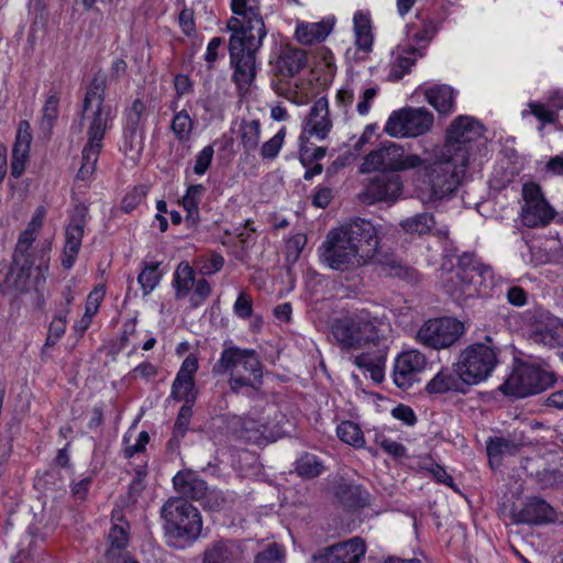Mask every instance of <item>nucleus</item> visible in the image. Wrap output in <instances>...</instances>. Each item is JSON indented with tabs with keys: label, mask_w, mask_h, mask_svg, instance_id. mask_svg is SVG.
<instances>
[{
	"label": "nucleus",
	"mask_w": 563,
	"mask_h": 563,
	"mask_svg": "<svg viewBox=\"0 0 563 563\" xmlns=\"http://www.w3.org/2000/svg\"><path fill=\"white\" fill-rule=\"evenodd\" d=\"M277 416L276 405L266 402L262 411L253 408L246 417L235 419L233 428L246 442L263 445L277 438Z\"/></svg>",
	"instance_id": "10"
},
{
	"label": "nucleus",
	"mask_w": 563,
	"mask_h": 563,
	"mask_svg": "<svg viewBox=\"0 0 563 563\" xmlns=\"http://www.w3.org/2000/svg\"><path fill=\"white\" fill-rule=\"evenodd\" d=\"M353 30L355 35V45L360 51L369 52L373 46L374 36L372 32V21L368 11L358 10L353 16Z\"/></svg>",
	"instance_id": "31"
},
{
	"label": "nucleus",
	"mask_w": 563,
	"mask_h": 563,
	"mask_svg": "<svg viewBox=\"0 0 563 563\" xmlns=\"http://www.w3.org/2000/svg\"><path fill=\"white\" fill-rule=\"evenodd\" d=\"M339 439L356 449L365 445L364 434L358 424L353 421H343L336 428Z\"/></svg>",
	"instance_id": "41"
},
{
	"label": "nucleus",
	"mask_w": 563,
	"mask_h": 563,
	"mask_svg": "<svg viewBox=\"0 0 563 563\" xmlns=\"http://www.w3.org/2000/svg\"><path fill=\"white\" fill-rule=\"evenodd\" d=\"M162 518L166 541L173 548L185 549L201 533L202 520L198 509L184 499L167 500L162 508Z\"/></svg>",
	"instance_id": "4"
},
{
	"label": "nucleus",
	"mask_w": 563,
	"mask_h": 563,
	"mask_svg": "<svg viewBox=\"0 0 563 563\" xmlns=\"http://www.w3.org/2000/svg\"><path fill=\"white\" fill-rule=\"evenodd\" d=\"M214 150L211 145L205 146L196 156L194 172L197 175H203L209 168L212 158H213Z\"/></svg>",
	"instance_id": "53"
},
{
	"label": "nucleus",
	"mask_w": 563,
	"mask_h": 563,
	"mask_svg": "<svg viewBox=\"0 0 563 563\" xmlns=\"http://www.w3.org/2000/svg\"><path fill=\"white\" fill-rule=\"evenodd\" d=\"M196 264L202 275H212L223 267L224 258L219 254L211 253L198 257Z\"/></svg>",
	"instance_id": "47"
},
{
	"label": "nucleus",
	"mask_w": 563,
	"mask_h": 563,
	"mask_svg": "<svg viewBox=\"0 0 563 563\" xmlns=\"http://www.w3.org/2000/svg\"><path fill=\"white\" fill-rule=\"evenodd\" d=\"M424 55L420 48L411 45L397 47L393 53V59L389 66L388 80L396 81L401 79L407 73L410 71L418 58Z\"/></svg>",
	"instance_id": "30"
},
{
	"label": "nucleus",
	"mask_w": 563,
	"mask_h": 563,
	"mask_svg": "<svg viewBox=\"0 0 563 563\" xmlns=\"http://www.w3.org/2000/svg\"><path fill=\"white\" fill-rule=\"evenodd\" d=\"M241 548L233 542H218L208 548L203 555V563H240Z\"/></svg>",
	"instance_id": "32"
},
{
	"label": "nucleus",
	"mask_w": 563,
	"mask_h": 563,
	"mask_svg": "<svg viewBox=\"0 0 563 563\" xmlns=\"http://www.w3.org/2000/svg\"><path fill=\"white\" fill-rule=\"evenodd\" d=\"M332 23L321 22H299L295 31V37L305 45L323 41L331 32Z\"/></svg>",
	"instance_id": "33"
},
{
	"label": "nucleus",
	"mask_w": 563,
	"mask_h": 563,
	"mask_svg": "<svg viewBox=\"0 0 563 563\" xmlns=\"http://www.w3.org/2000/svg\"><path fill=\"white\" fill-rule=\"evenodd\" d=\"M461 279L470 277L471 279L479 278V289L478 291L487 292L489 288L496 286L497 280L495 273L493 272L489 265L478 263L474 265L468 272L464 271L463 275H457Z\"/></svg>",
	"instance_id": "40"
},
{
	"label": "nucleus",
	"mask_w": 563,
	"mask_h": 563,
	"mask_svg": "<svg viewBox=\"0 0 563 563\" xmlns=\"http://www.w3.org/2000/svg\"><path fill=\"white\" fill-rule=\"evenodd\" d=\"M261 137V125L256 120L243 123L241 128V141L246 152L257 148Z\"/></svg>",
	"instance_id": "45"
},
{
	"label": "nucleus",
	"mask_w": 563,
	"mask_h": 563,
	"mask_svg": "<svg viewBox=\"0 0 563 563\" xmlns=\"http://www.w3.org/2000/svg\"><path fill=\"white\" fill-rule=\"evenodd\" d=\"M192 415L191 406L184 405L178 413L177 420L173 430V439L179 440L184 438L190 421V417Z\"/></svg>",
	"instance_id": "50"
},
{
	"label": "nucleus",
	"mask_w": 563,
	"mask_h": 563,
	"mask_svg": "<svg viewBox=\"0 0 563 563\" xmlns=\"http://www.w3.org/2000/svg\"><path fill=\"white\" fill-rule=\"evenodd\" d=\"M104 90V79L96 76L84 99L81 124L86 128L88 141L82 150V163L78 172L81 179L95 172L106 131L110 126L111 110L103 101Z\"/></svg>",
	"instance_id": "2"
},
{
	"label": "nucleus",
	"mask_w": 563,
	"mask_h": 563,
	"mask_svg": "<svg viewBox=\"0 0 563 563\" xmlns=\"http://www.w3.org/2000/svg\"><path fill=\"white\" fill-rule=\"evenodd\" d=\"M522 200L520 218L523 225L528 228L545 227L556 216L555 209L549 203L541 187L536 183L523 184Z\"/></svg>",
	"instance_id": "18"
},
{
	"label": "nucleus",
	"mask_w": 563,
	"mask_h": 563,
	"mask_svg": "<svg viewBox=\"0 0 563 563\" xmlns=\"http://www.w3.org/2000/svg\"><path fill=\"white\" fill-rule=\"evenodd\" d=\"M507 302L514 307H523L528 303V292L520 286L512 285L506 291Z\"/></svg>",
	"instance_id": "57"
},
{
	"label": "nucleus",
	"mask_w": 563,
	"mask_h": 563,
	"mask_svg": "<svg viewBox=\"0 0 563 563\" xmlns=\"http://www.w3.org/2000/svg\"><path fill=\"white\" fill-rule=\"evenodd\" d=\"M401 180L395 175L376 176L366 187V195L373 201L394 202L401 195Z\"/></svg>",
	"instance_id": "25"
},
{
	"label": "nucleus",
	"mask_w": 563,
	"mask_h": 563,
	"mask_svg": "<svg viewBox=\"0 0 563 563\" xmlns=\"http://www.w3.org/2000/svg\"><path fill=\"white\" fill-rule=\"evenodd\" d=\"M174 488L184 497L205 499V506L216 509L223 499L216 492H208L206 483L192 472H178L173 478Z\"/></svg>",
	"instance_id": "20"
},
{
	"label": "nucleus",
	"mask_w": 563,
	"mask_h": 563,
	"mask_svg": "<svg viewBox=\"0 0 563 563\" xmlns=\"http://www.w3.org/2000/svg\"><path fill=\"white\" fill-rule=\"evenodd\" d=\"M282 561V551L280 549L272 544L264 551L257 553L255 556L254 563H279Z\"/></svg>",
	"instance_id": "60"
},
{
	"label": "nucleus",
	"mask_w": 563,
	"mask_h": 563,
	"mask_svg": "<svg viewBox=\"0 0 563 563\" xmlns=\"http://www.w3.org/2000/svg\"><path fill=\"white\" fill-rule=\"evenodd\" d=\"M389 330L388 322L369 310H356L332 325V333L338 342L347 349H360L367 343L376 342Z\"/></svg>",
	"instance_id": "5"
},
{
	"label": "nucleus",
	"mask_w": 563,
	"mask_h": 563,
	"mask_svg": "<svg viewBox=\"0 0 563 563\" xmlns=\"http://www.w3.org/2000/svg\"><path fill=\"white\" fill-rule=\"evenodd\" d=\"M233 311L240 318H249L253 311L252 298L246 292H241L234 302Z\"/></svg>",
	"instance_id": "58"
},
{
	"label": "nucleus",
	"mask_w": 563,
	"mask_h": 563,
	"mask_svg": "<svg viewBox=\"0 0 563 563\" xmlns=\"http://www.w3.org/2000/svg\"><path fill=\"white\" fill-rule=\"evenodd\" d=\"M553 519L554 511L552 507L540 499L530 500L518 514V521L527 523H544Z\"/></svg>",
	"instance_id": "35"
},
{
	"label": "nucleus",
	"mask_w": 563,
	"mask_h": 563,
	"mask_svg": "<svg viewBox=\"0 0 563 563\" xmlns=\"http://www.w3.org/2000/svg\"><path fill=\"white\" fill-rule=\"evenodd\" d=\"M157 374H158V369H157L156 365H154L151 362H143V363L139 364L137 366H135L134 368H132L128 373L126 378L129 380L142 379V380L148 382L150 379L156 377Z\"/></svg>",
	"instance_id": "49"
},
{
	"label": "nucleus",
	"mask_w": 563,
	"mask_h": 563,
	"mask_svg": "<svg viewBox=\"0 0 563 563\" xmlns=\"http://www.w3.org/2000/svg\"><path fill=\"white\" fill-rule=\"evenodd\" d=\"M427 101L440 113L449 114L454 110V91L450 86L440 85L424 90Z\"/></svg>",
	"instance_id": "34"
},
{
	"label": "nucleus",
	"mask_w": 563,
	"mask_h": 563,
	"mask_svg": "<svg viewBox=\"0 0 563 563\" xmlns=\"http://www.w3.org/2000/svg\"><path fill=\"white\" fill-rule=\"evenodd\" d=\"M427 360L418 350H408L400 353L394 363V382L401 389H408L418 380L419 374L424 369Z\"/></svg>",
	"instance_id": "21"
},
{
	"label": "nucleus",
	"mask_w": 563,
	"mask_h": 563,
	"mask_svg": "<svg viewBox=\"0 0 563 563\" xmlns=\"http://www.w3.org/2000/svg\"><path fill=\"white\" fill-rule=\"evenodd\" d=\"M467 164H460L454 156L446 157L445 152L439 151L432 163L423 168V177L429 187L430 201L450 198L462 184Z\"/></svg>",
	"instance_id": "7"
},
{
	"label": "nucleus",
	"mask_w": 563,
	"mask_h": 563,
	"mask_svg": "<svg viewBox=\"0 0 563 563\" xmlns=\"http://www.w3.org/2000/svg\"><path fill=\"white\" fill-rule=\"evenodd\" d=\"M170 129L178 141H188L194 129L189 113L186 110L177 112L172 120Z\"/></svg>",
	"instance_id": "44"
},
{
	"label": "nucleus",
	"mask_w": 563,
	"mask_h": 563,
	"mask_svg": "<svg viewBox=\"0 0 563 563\" xmlns=\"http://www.w3.org/2000/svg\"><path fill=\"white\" fill-rule=\"evenodd\" d=\"M393 417L404 421L407 426H412L416 422V415L413 410L405 405H399L391 411Z\"/></svg>",
	"instance_id": "62"
},
{
	"label": "nucleus",
	"mask_w": 563,
	"mask_h": 563,
	"mask_svg": "<svg viewBox=\"0 0 563 563\" xmlns=\"http://www.w3.org/2000/svg\"><path fill=\"white\" fill-rule=\"evenodd\" d=\"M202 185H191L187 188L185 196L181 199V205L186 210V221L196 224L199 220V203L205 194Z\"/></svg>",
	"instance_id": "37"
},
{
	"label": "nucleus",
	"mask_w": 563,
	"mask_h": 563,
	"mask_svg": "<svg viewBox=\"0 0 563 563\" xmlns=\"http://www.w3.org/2000/svg\"><path fill=\"white\" fill-rule=\"evenodd\" d=\"M146 188L144 186L135 187L128 192L122 200V210L126 213L132 212L146 196Z\"/></svg>",
	"instance_id": "52"
},
{
	"label": "nucleus",
	"mask_w": 563,
	"mask_h": 563,
	"mask_svg": "<svg viewBox=\"0 0 563 563\" xmlns=\"http://www.w3.org/2000/svg\"><path fill=\"white\" fill-rule=\"evenodd\" d=\"M213 372L229 376L228 383L234 394H256L263 384V365L257 353L251 349H224Z\"/></svg>",
	"instance_id": "3"
},
{
	"label": "nucleus",
	"mask_w": 563,
	"mask_h": 563,
	"mask_svg": "<svg viewBox=\"0 0 563 563\" xmlns=\"http://www.w3.org/2000/svg\"><path fill=\"white\" fill-rule=\"evenodd\" d=\"M322 471V463L313 454L305 453L296 462V472L303 478L317 477Z\"/></svg>",
	"instance_id": "43"
},
{
	"label": "nucleus",
	"mask_w": 563,
	"mask_h": 563,
	"mask_svg": "<svg viewBox=\"0 0 563 563\" xmlns=\"http://www.w3.org/2000/svg\"><path fill=\"white\" fill-rule=\"evenodd\" d=\"M433 124V114L423 108H406L394 111L384 128L391 137H416L428 132Z\"/></svg>",
	"instance_id": "17"
},
{
	"label": "nucleus",
	"mask_w": 563,
	"mask_h": 563,
	"mask_svg": "<svg viewBox=\"0 0 563 563\" xmlns=\"http://www.w3.org/2000/svg\"><path fill=\"white\" fill-rule=\"evenodd\" d=\"M285 137V131L282 129L267 142H265L261 148V154L264 158H274L279 153Z\"/></svg>",
	"instance_id": "51"
},
{
	"label": "nucleus",
	"mask_w": 563,
	"mask_h": 563,
	"mask_svg": "<svg viewBox=\"0 0 563 563\" xmlns=\"http://www.w3.org/2000/svg\"><path fill=\"white\" fill-rule=\"evenodd\" d=\"M32 142L31 126L27 121L19 124L16 139L12 150L11 175L19 178L25 169L29 159L30 147Z\"/></svg>",
	"instance_id": "26"
},
{
	"label": "nucleus",
	"mask_w": 563,
	"mask_h": 563,
	"mask_svg": "<svg viewBox=\"0 0 563 563\" xmlns=\"http://www.w3.org/2000/svg\"><path fill=\"white\" fill-rule=\"evenodd\" d=\"M377 90H378L377 86H372V87L365 88L362 91L360 101L356 104V110H357L358 114L366 115L369 112L371 103L377 96Z\"/></svg>",
	"instance_id": "59"
},
{
	"label": "nucleus",
	"mask_w": 563,
	"mask_h": 563,
	"mask_svg": "<svg viewBox=\"0 0 563 563\" xmlns=\"http://www.w3.org/2000/svg\"><path fill=\"white\" fill-rule=\"evenodd\" d=\"M401 228L409 234L431 233L435 225L434 217L431 213H419L401 221Z\"/></svg>",
	"instance_id": "39"
},
{
	"label": "nucleus",
	"mask_w": 563,
	"mask_h": 563,
	"mask_svg": "<svg viewBox=\"0 0 563 563\" xmlns=\"http://www.w3.org/2000/svg\"><path fill=\"white\" fill-rule=\"evenodd\" d=\"M231 9L234 16L228 22L231 36L246 40L250 36L255 40H264L267 31L260 10L257 0H231Z\"/></svg>",
	"instance_id": "15"
},
{
	"label": "nucleus",
	"mask_w": 563,
	"mask_h": 563,
	"mask_svg": "<svg viewBox=\"0 0 563 563\" xmlns=\"http://www.w3.org/2000/svg\"><path fill=\"white\" fill-rule=\"evenodd\" d=\"M378 244L374 224L356 218L328 232L319 249L320 258L332 269L349 272L368 264Z\"/></svg>",
	"instance_id": "1"
},
{
	"label": "nucleus",
	"mask_w": 563,
	"mask_h": 563,
	"mask_svg": "<svg viewBox=\"0 0 563 563\" xmlns=\"http://www.w3.org/2000/svg\"><path fill=\"white\" fill-rule=\"evenodd\" d=\"M197 369H198L197 358L195 356L189 355L184 360L175 380L194 382V375L197 372Z\"/></svg>",
	"instance_id": "55"
},
{
	"label": "nucleus",
	"mask_w": 563,
	"mask_h": 563,
	"mask_svg": "<svg viewBox=\"0 0 563 563\" xmlns=\"http://www.w3.org/2000/svg\"><path fill=\"white\" fill-rule=\"evenodd\" d=\"M85 225V209H77L76 213L71 216V219L65 230L62 265L66 269H70L76 262L84 238Z\"/></svg>",
	"instance_id": "24"
},
{
	"label": "nucleus",
	"mask_w": 563,
	"mask_h": 563,
	"mask_svg": "<svg viewBox=\"0 0 563 563\" xmlns=\"http://www.w3.org/2000/svg\"><path fill=\"white\" fill-rule=\"evenodd\" d=\"M518 450L517 443L505 438L490 439L487 443V455L492 465H499L503 457L514 455Z\"/></svg>",
	"instance_id": "38"
},
{
	"label": "nucleus",
	"mask_w": 563,
	"mask_h": 563,
	"mask_svg": "<svg viewBox=\"0 0 563 563\" xmlns=\"http://www.w3.org/2000/svg\"><path fill=\"white\" fill-rule=\"evenodd\" d=\"M483 125L476 119L460 115L452 122L441 151L445 152L446 157L454 156L460 164L468 165L474 143L483 136Z\"/></svg>",
	"instance_id": "12"
},
{
	"label": "nucleus",
	"mask_w": 563,
	"mask_h": 563,
	"mask_svg": "<svg viewBox=\"0 0 563 563\" xmlns=\"http://www.w3.org/2000/svg\"><path fill=\"white\" fill-rule=\"evenodd\" d=\"M423 159L409 153L399 144L386 142L380 147L368 153L361 165V173L374 170L404 172L422 166Z\"/></svg>",
	"instance_id": "11"
},
{
	"label": "nucleus",
	"mask_w": 563,
	"mask_h": 563,
	"mask_svg": "<svg viewBox=\"0 0 563 563\" xmlns=\"http://www.w3.org/2000/svg\"><path fill=\"white\" fill-rule=\"evenodd\" d=\"M510 319H521L528 339L545 349H556L563 344V319L542 307H533L521 313L514 312Z\"/></svg>",
	"instance_id": "8"
},
{
	"label": "nucleus",
	"mask_w": 563,
	"mask_h": 563,
	"mask_svg": "<svg viewBox=\"0 0 563 563\" xmlns=\"http://www.w3.org/2000/svg\"><path fill=\"white\" fill-rule=\"evenodd\" d=\"M554 374L534 364H520L509 375L501 390L523 398L539 394L554 384Z\"/></svg>",
	"instance_id": "14"
},
{
	"label": "nucleus",
	"mask_w": 563,
	"mask_h": 563,
	"mask_svg": "<svg viewBox=\"0 0 563 563\" xmlns=\"http://www.w3.org/2000/svg\"><path fill=\"white\" fill-rule=\"evenodd\" d=\"M45 213V209L38 207L34 211L26 229L18 239L11 273L16 274L19 278L29 279L34 276L36 283L45 279L48 271V256L46 252L44 250L41 251L37 263L31 252L37 232L43 225Z\"/></svg>",
	"instance_id": "6"
},
{
	"label": "nucleus",
	"mask_w": 563,
	"mask_h": 563,
	"mask_svg": "<svg viewBox=\"0 0 563 563\" xmlns=\"http://www.w3.org/2000/svg\"><path fill=\"white\" fill-rule=\"evenodd\" d=\"M470 386L460 374L454 364L452 368H442L428 384L427 390L430 394H443L448 391L465 393Z\"/></svg>",
	"instance_id": "27"
},
{
	"label": "nucleus",
	"mask_w": 563,
	"mask_h": 563,
	"mask_svg": "<svg viewBox=\"0 0 563 563\" xmlns=\"http://www.w3.org/2000/svg\"><path fill=\"white\" fill-rule=\"evenodd\" d=\"M112 518L113 520H119L121 522L113 523L109 531V547L106 551V558L109 563H121L122 552L126 549L129 543V525L122 521V514L120 511L113 512Z\"/></svg>",
	"instance_id": "28"
},
{
	"label": "nucleus",
	"mask_w": 563,
	"mask_h": 563,
	"mask_svg": "<svg viewBox=\"0 0 563 563\" xmlns=\"http://www.w3.org/2000/svg\"><path fill=\"white\" fill-rule=\"evenodd\" d=\"M497 362V353L492 345L473 343L460 352L454 366L459 368L463 380L473 386L485 382L493 374Z\"/></svg>",
	"instance_id": "9"
},
{
	"label": "nucleus",
	"mask_w": 563,
	"mask_h": 563,
	"mask_svg": "<svg viewBox=\"0 0 563 563\" xmlns=\"http://www.w3.org/2000/svg\"><path fill=\"white\" fill-rule=\"evenodd\" d=\"M306 63L305 52L299 48L285 46L279 55V70L287 76H294L301 70Z\"/></svg>",
	"instance_id": "36"
},
{
	"label": "nucleus",
	"mask_w": 563,
	"mask_h": 563,
	"mask_svg": "<svg viewBox=\"0 0 563 563\" xmlns=\"http://www.w3.org/2000/svg\"><path fill=\"white\" fill-rule=\"evenodd\" d=\"M364 554V542L353 538L320 551L311 558L310 563H360Z\"/></svg>",
	"instance_id": "22"
},
{
	"label": "nucleus",
	"mask_w": 563,
	"mask_h": 563,
	"mask_svg": "<svg viewBox=\"0 0 563 563\" xmlns=\"http://www.w3.org/2000/svg\"><path fill=\"white\" fill-rule=\"evenodd\" d=\"M332 199V190L330 188H318L313 195L312 203L318 208H325Z\"/></svg>",
	"instance_id": "64"
},
{
	"label": "nucleus",
	"mask_w": 563,
	"mask_h": 563,
	"mask_svg": "<svg viewBox=\"0 0 563 563\" xmlns=\"http://www.w3.org/2000/svg\"><path fill=\"white\" fill-rule=\"evenodd\" d=\"M150 441V435L146 431L140 432L136 442L125 448V455L128 457L133 456L136 453L144 451L145 446Z\"/></svg>",
	"instance_id": "63"
},
{
	"label": "nucleus",
	"mask_w": 563,
	"mask_h": 563,
	"mask_svg": "<svg viewBox=\"0 0 563 563\" xmlns=\"http://www.w3.org/2000/svg\"><path fill=\"white\" fill-rule=\"evenodd\" d=\"M439 27L434 20L429 16L417 15L415 21L407 25V37L411 46L424 49L435 36Z\"/></svg>",
	"instance_id": "29"
},
{
	"label": "nucleus",
	"mask_w": 563,
	"mask_h": 563,
	"mask_svg": "<svg viewBox=\"0 0 563 563\" xmlns=\"http://www.w3.org/2000/svg\"><path fill=\"white\" fill-rule=\"evenodd\" d=\"M465 332L464 324L455 318L443 317L429 319L419 328L417 341L434 350L450 347L457 342Z\"/></svg>",
	"instance_id": "16"
},
{
	"label": "nucleus",
	"mask_w": 563,
	"mask_h": 563,
	"mask_svg": "<svg viewBox=\"0 0 563 563\" xmlns=\"http://www.w3.org/2000/svg\"><path fill=\"white\" fill-rule=\"evenodd\" d=\"M170 396L177 400H184L185 405L192 406L196 399L194 382L174 380Z\"/></svg>",
	"instance_id": "48"
},
{
	"label": "nucleus",
	"mask_w": 563,
	"mask_h": 563,
	"mask_svg": "<svg viewBox=\"0 0 563 563\" xmlns=\"http://www.w3.org/2000/svg\"><path fill=\"white\" fill-rule=\"evenodd\" d=\"M332 130V121L329 112V101L321 97L314 101L303 125L300 141H308L310 137L323 141Z\"/></svg>",
	"instance_id": "23"
},
{
	"label": "nucleus",
	"mask_w": 563,
	"mask_h": 563,
	"mask_svg": "<svg viewBox=\"0 0 563 563\" xmlns=\"http://www.w3.org/2000/svg\"><path fill=\"white\" fill-rule=\"evenodd\" d=\"M528 107L530 108V113L533 114L542 123H553L558 118L556 111L547 108L542 103L530 102Z\"/></svg>",
	"instance_id": "56"
},
{
	"label": "nucleus",
	"mask_w": 563,
	"mask_h": 563,
	"mask_svg": "<svg viewBox=\"0 0 563 563\" xmlns=\"http://www.w3.org/2000/svg\"><path fill=\"white\" fill-rule=\"evenodd\" d=\"M161 279V275L158 273V265L151 264L145 266V268L140 273L137 280L141 285V288L144 295H148L151 291L155 289Z\"/></svg>",
	"instance_id": "46"
},
{
	"label": "nucleus",
	"mask_w": 563,
	"mask_h": 563,
	"mask_svg": "<svg viewBox=\"0 0 563 563\" xmlns=\"http://www.w3.org/2000/svg\"><path fill=\"white\" fill-rule=\"evenodd\" d=\"M104 290L102 287L93 289L87 297L85 312L93 317L103 299Z\"/></svg>",
	"instance_id": "61"
},
{
	"label": "nucleus",
	"mask_w": 563,
	"mask_h": 563,
	"mask_svg": "<svg viewBox=\"0 0 563 563\" xmlns=\"http://www.w3.org/2000/svg\"><path fill=\"white\" fill-rule=\"evenodd\" d=\"M65 331H66V316L55 317L49 324L46 344L47 345L55 344L64 335Z\"/></svg>",
	"instance_id": "54"
},
{
	"label": "nucleus",
	"mask_w": 563,
	"mask_h": 563,
	"mask_svg": "<svg viewBox=\"0 0 563 563\" xmlns=\"http://www.w3.org/2000/svg\"><path fill=\"white\" fill-rule=\"evenodd\" d=\"M176 299L189 298L192 307L202 305L211 294V286L205 278L196 279L195 269L187 262L178 264L173 279Z\"/></svg>",
	"instance_id": "19"
},
{
	"label": "nucleus",
	"mask_w": 563,
	"mask_h": 563,
	"mask_svg": "<svg viewBox=\"0 0 563 563\" xmlns=\"http://www.w3.org/2000/svg\"><path fill=\"white\" fill-rule=\"evenodd\" d=\"M59 107V96L57 92H52L47 96L42 109V118L40 128L42 131L49 133L57 117Z\"/></svg>",
	"instance_id": "42"
},
{
	"label": "nucleus",
	"mask_w": 563,
	"mask_h": 563,
	"mask_svg": "<svg viewBox=\"0 0 563 563\" xmlns=\"http://www.w3.org/2000/svg\"><path fill=\"white\" fill-rule=\"evenodd\" d=\"M263 40H255L250 36L246 40L230 37L229 51L231 66L233 67L232 79L241 92L249 91L256 74L255 55L261 48Z\"/></svg>",
	"instance_id": "13"
}]
</instances>
